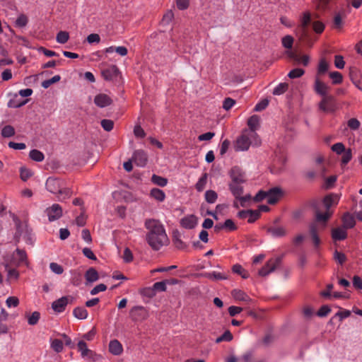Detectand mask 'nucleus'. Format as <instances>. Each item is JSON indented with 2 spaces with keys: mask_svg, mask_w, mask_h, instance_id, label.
I'll list each match as a JSON object with an SVG mask.
<instances>
[{
  "mask_svg": "<svg viewBox=\"0 0 362 362\" xmlns=\"http://www.w3.org/2000/svg\"><path fill=\"white\" fill-rule=\"evenodd\" d=\"M260 144L261 140L255 132L245 129L237 138L234 148L236 151H246L249 149L250 145L258 146Z\"/></svg>",
  "mask_w": 362,
  "mask_h": 362,
  "instance_id": "obj_1",
  "label": "nucleus"
},
{
  "mask_svg": "<svg viewBox=\"0 0 362 362\" xmlns=\"http://www.w3.org/2000/svg\"><path fill=\"white\" fill-rule=\"evenodd\" d=\"M45 186L49 192L59 194L58 198L59 200L69 197L71 194L70 190L65 188L63 182L57 178L49 177L46 181Z\"/></svg>",
  "mask_w": 362,
  "mask_h": 362,
  "instance_id": "obj_2",
  "label": "nucleus"
},
{
  "mask_svg": "<svg viewBox=\"0 0 362 362\" xmlns=\"http://www.w3.org/2000/svg\"><path fill=\"white\" fill-rule=\"evenodd\" d=\"M146 240L153 250H159L162 247L169 243L166 233L146 235Z\"/></svg>",
  "mask_w": 362,
  "mask_h": 362,
  "instance_id": "obj_3",
  "label": "nucleus"
},
{
  "mask_svg": "<svg viewBox=\"0 0 362 362\" xmlns=\"http://www.w3.org/2000/svg\"><path fill=\"white\" fill-rule=\"evenodd\" d=\"M329 86L321 81L317 77L315 78L314 83V90L315 93L322 97L321 105L328 103L332 100V95H329Z\"/></svg>",
  "mask_w": 362,
  "mask_h": 362,
  "instance_id": "obj_4",
  "label": "nucleus"
},
{
  "mask_svg": "<svg viewBox=\"0 0 362 362\" xmlns=\"http://www.w3.org/2000/svg\"><path fill=\"white\" fill-rule=\"evenodd\" d=\"M77 349L81 354V357L84 360L96 361L100 358V356L94 351L88 349L86 342L83 340H79L77 343Z\"/></svg>",
  "mask_w": 362,
  "mask_h": 362,
  "instance_id": "obj_5",
  "label": "nucleus"
},
{
  "mask_svg": "<svg viewBox=\"0 0 362 362\" xmlns=\"http://www.w3.org/2000/svg\"><path fill=\"white\" fill-rule=\"evenodd\" d=\"M20 238H23L27 244L33 245L34 243V237L32 234V230L26 226H18L15 234V239L16 243L19 242Z\"/></svg>",
  "mask_w": 362,
  "mask_h": 362,
  "instance_id": "obj_6",
  "label": "nucleus"
},
{
  "mask_svg": "<svg viewBox=\"0 0 362 362\" xmlns=\"http://www.w3.org/2000/svg\"><path fill=\"white\" fill-rule=\"evenodd\" d=\"M145 228L148 230L146 235L166 233L163 223L156 219H146L144 223Z\"/></svg>",
  "mask_w": 362,
  "mask_h": 362,
  "instance_id": "obj_7",
  "label": "nucleus"
},
{
  "mask_svg": "<svg viewBox=\"0 0 362 362\" xmlns=\"http://www.w3.org/2000/svg\"><path fill=\"white\" fill-rule=\"evenodd\" d=\"M281 262V257H276L275 259H270L267 261V264L259 271L258 274L260 276H267L272 272H273L277 266L280 264Z\"/></svg>",
  "mask_w": 362,
  "mask_h": 362,
  "instance_id": "obj_8",
  "label": "nucleus"
},
{
  "mask_svg": "<svg viewBox=\"0 0 362 362\" xmlns=\"http://www.w3.org/2000/svg\"><path fill=\"white\" fill-rule=\"evenodd\" d=\"M45 213L47 216L49 221L53 222L62 217L63 211L59 204H53L45 209Z\"/></svg>",
  "mask_w": 362,
  "mask_h": 362,
  "instance_id": "obj_9",
  "label": "nucleus"
},
{
  "mask_svg": "<svg viewBox=\"0 0 362 362\" xmlns=\"http://www.w3.org/2000/svg\"><path fill=\"white\" fill-rule=\"evenodd\" d=\"M130 315L134 321H144L148 318V313L143 306H135L131 310Z\"/></svg>",
  "mask_w": 362,
  "mask_h": 362,
  "instance_id": "obj_10",
  "label": "nucleus"
},
{
  "mask_svg": "<svg viewBox=\"0 0 362 362\" xmlns=\"http://www.w3.org/2000/svg\"><path fill=\"white\" fill-rule=\"evenodd\" d=\"M283 192L279 187H273L267 190V202L269 204H274L278 202V200L282 196Z\"/></svg>",
  "mask_w": 362,
  "mask_h": 362,
  "instance_id": "obj_11",
  "label": "nucleus"
},
{
  "mask_svg": "<svg viewBox=\"0 0 362 362\" xmlns=\"http://www.w3.org/2000/svg\"><path fill=\"white\" fill-rule=\"evenodd\" d=\"M70 297L69 296H63L56 300H54L52 303V308L54 312L60 313L64 311L66 305L69 303Z\"/></svg>",
  "mask_w": 362,
  "mask_h": 362,
  "instance_id": "obj_12",
  "label": "nucleus"
},
{
  "mask_svg": "<svg viewBox=\"0 0 362 362\" xmlns=\"http://www.w3.org/2000/svg\"><path fill=\"white\" fill-rule=\"evenodd\" d=\"M132 160L139 167H144L147 163V155L143 150H136L134 152Z\"/></svg>",
  "mask_w": 362,
  "mask_h": 362,
  "instance_id": "obj_13",
  "label": "nucleus"
},
{
  "mask_svg": "<svg viewBox=\"0 0 362 362\" xmlns=\"http://www.w3.org/2000/svg\"><path fill=\"white\" fill-rule=\"evenodd\" d=\"M332 211H327L325 213H322L320 211L317 210L315 211V222L316 225L317 226V223H320V226H319L320 228L323 229L326 227V222L329 218V217L332 216Z\"/></svg>",
  "mask_w": 362,
  "mask_h": 362,
  "instance_id": "obj_14",
  "label": "nucleus"
},
{
  "mask_svg": "<svg viewBox=\"0 0 362 362\" xmlns=\"http://www.w3.org/2000/svg\"><path fill=\"white\" fill-rule=\"evenodd\" d=\"M300 29L302 33V35L305 37L307 35L308 27L311 22L310 13L309 11L304 12L300 19Z\"/></svg>",
  "mask_w": 362,
  "mask_h": 362,
  "instance_id": "obj_15",
  "label": "nucleus"
},
{
  "mask_svg": "<svg viewBox=\"0 0 362 362\" xmlns=\"http://www.w3.org/2000/svg\"><path fill=\"white\" fill-rule=\"evenodd\" d=\"M112 102V99L107 95L104 93H100L95 95L94 98L95 104L100 108L110 105Z\"/></svg>",
  "mask_w": 362,
  "mask_h": 362,
  "instance_id": "obj_16",
  "label": "nucleus"
},
{
  "mask_svg": "<svg viewBox=\"0 0 362 362\" xmlns=\"http://www.w3.org/2000/svg\"><path fill=\"white\" fill-rule=\"evenodd\" d=\"M231 178L230 182L244 183L245 181V175L240 169L238 167H233L230 172Z\"/></svg>",
  "mask_w": 362,
  "mask_h": 362,
  "instance_id": "obj_17",
  "label": "nucleus"
},
{
  "mask_svg": "<svg viewBox=\"0 0 362 362\" xmlns=\"http://www.w3.org/2000/svg\"><path fill=\"white\" fill-rule=\"evenodd\" d=\"M180 224L186 229H192L197 224V217L194 215L185 216L180 220Z\"/></svg>",
  "mask_w": 362,
  "mask_h": 362,
  "instance_id": "obj_18",
  "label": "nucleus"
},
{
  "mask_svg": "<svg viewBox=\"0 0 362 362\" xmlns=\"http://www.w3.org/2000/svg\"><path fill=\"white\" fill-rule=\"evenodd\" d=\"M28 100H22L17 94H13V97L8 100L7 106L10 108H19L25 105Z\"/></svg>",
  "mask_w": 362,
  "mask_h": 362,
  "instance_id": "obj_19",
  "label": "nucleus"
},
{
  "mask_svg": "<svg viewBox=\"0 0 362 362\" xmlns=\"http://www.w3.org/2000/svg\"><path fill=\"white\" fill-rule=\"evenodd\" d=\"M267 233L273 238H278L285 236L287 233V230L286 228L283 226H272L267 229Z\"/></svg>",
  "mask_w": 362,
  "mask_h": 362,
  "instance_id": "obj_20",
  "label": "nucleus"
},
{
  "mask_svg": "<svg viewBox=\"0 0 362 362\" xmlns=\"http://www.w3.org/2000/svg\"><path fill=\"white\" fill-rule=\"evenodd\" d=\"M339 197L337 194H330L326 196L323 199V204L327 211H330L332 206L337 205L339 202Z\"/></svg>",
  "mask_w": 362,
  "mask_h": 362,
  "instance_id": "obj_21",
  "label": "nucleus"
},
{
  "mask_svg": "<svg viewBox=\"0 0 362 362\" xmlns=\"http://www.w3.org/2000/svg\"><path fill=\"white\" fill-rule=\"evenodd\" d=\"M13 257L17 265L27 263V254L23 250L17 248L13 254Z\"/></svg>",
  "mask_w": 362,
  "mask_h": 362,
  "instance_id": "obj_22",
  "label": "nucleus"
},
{
  "mask_svg": "<svg viewBox=\"0 0 362 362\" xmlns=\"http://www.w3.org/2000/svg\"><path fill=\"white\" fill-rule=\"evenodd\" d=\"M109 351L112 354L119 356L122 353L123 347L118 340L114 339L110 341Z\"/></svg>",
  "mask_w": 362,
  "mask_h": 362,
  "instance_id": "obj_23",
  "label": "nucleus"
},
{
  "mask_svg": "<svg viewBox=\"0 0 362 362\" xmlns=\"http://www.w3.org/2000/svg\"><path fill=\"white\" fill-rule=\"evenodd\" d=\"M231 295L233 298L236 300L243 301L248 303L252 302V299L249 297V296L241 290L234 289L232 291Z\"/></svg>",
  "mask_w": 362,
  "mask_h": 362,
  "instance_id": "obj_24",
  "label": "nucleus"
},
{
  "mask_svg": "<svg viewBox=\"0 0 362 362\" xmlns=\"http://www.w3.org/2000/svg\"><path fill=\"white\" fill-rule=\"evenodd\" d=\"M347 237V233L345 230V228H334L332 231V238L334 240H343L346 239Z\"/></svg>",
  "mask_w": 362,
  "mask_h": 362,
  "instance_id": "obj_25",
  "label": "nucleus"
},
{
  "mask_svg": "<svg viewBox=\"0 0 362 362\" xmlns=\"http://www.w3.org/2000/svg\"><path fill=\"white\" fill-rule=\"evenodd\" d=\"M243 183H236V182H230L229 189L233 194V195L237 198L240 197V195L243 193Z\"/></svg>",
  "mask_w": 362,
  "mask_h": 362,
  "instance_id": "obj_26",
  "label": "nucleus"
},
{
  "mask_svg": "<svg viewBox=\"0 0 362 362\" xmlns=\"http://www.w3.org/2000/svg\"><path fill=\"white\" fill-rule=\"evenodd\" d=\"M318 229L319 228L317 226L316 223H313L309 226L310 233L315 247H318L320 243V238L317 235Z\"/></svg>",
  "mask_w": 362,
  "mask_h": 362,
  "instance_id": "obj_27",
  "label": "nucleus"
},
{
  "mask_svg": "<svg viewBox=\"0 0 362 362\" xmlns=\"http://www.w3.org/2000/svg\"><path fill=\"white\" fill-rule=\"evenodd\" d=\"M343 226L345 228H352L356 225L354 217L350 213H346L342 218Z\"/></svg>",
  "mask_w": 362,
  "mask_h": 362,
  "instance_id": "obj_28",
  "label": "nucleus"
},
{
  "mask_svg": "<svg viewBox=\"0 0 362 362\" xmlns=\"http://www.w3.org/2000/svg\"><path fill=\"white\" fill-rule=\"evenodd\" d=\"M85 278L88 283H93L98 280V272L93 267L89 268L85 274Z\"/></svg>",
  "mask_w": 362,
  "mask_h": 362,
  "instance_id": "obj_29",
  "label": "nucleus"
},
{
  "mask_svg": "<svg viewBox=\"0 0 362 362\" xmlns=\"http://www.w3.org/2000/svg\"><path fill=\"white\" fill-rule=\"evenodd\" d=\"M319 108L326 112H333L335 110V99L332 96V100L328 103L324 104V105H321V101L319 103Z\"/></svg>",
  "mask_w": 362,
  "mask_h": 362,
  "instance_id": "obj_30",
  "label": "nucleus"
},
{
  "mask_svg": "<svg viewBox=\"0 0 362 362\" xmlns=\"http://www.w3.org/2000/svg\"><path fill=\"white\" fill-rule=\"evenodd\" d=\"M150 195L151 197L160 202H163L165 199V192L158 188L152 189L151 190Z\"/></svg>",
  "mask_w": 362,
  "mask_h": 362,
  "instance_id": "obj_31",
  "label": "nucleus"
},
{
  "mask_svg": "<svg viewBox=\"0 0 362 362\" xmlns=\"http://www.w3.org/2000/svg\"><path fill=\"white\" fill-rule=\"evenodd\" d=\"M73 315L78 320H85L88 317V311L83 307H76L73 310Z\"/></svg>",
  "mask_w": 362,
  "mask_h": 362,
  "instance_id": "obj_32",
  "label": "nucleus"
},
{
  "mask_svg": "<svg viewBox=\"0 0 362 362\" xmlns=\"http://www.w3.org/2000/svg\"><path fill=\"white\" fill-rule=\"evenodd\" d=\"M204 276L211 280H226L228 279L226 274L215 271L206 273Z\"/></svg>",
  "mask_w": 362,
  "mask_h": 362,
  "instance_id": "obj_33",
  "label": "nucleus"
},
{
  "mask_svg": "<svg viewBox=\"0 0 362 362\" xmlns=\"http://www.w3.org/2000/svg\"><path fill=\"white\" fill-rule=\"evenodd\" d=\"M50 347L56 352V353H60L64 349V344L62 341L57 339H50Z\"/></svg>",
  "mask_w": 362,
  "mask_h": 362,
  "instance_id": "obj_34",
  "label": "nucleus"
},
{
  "mask_svg": "<svg viewBox=\"0 0 362 362\" xmlns=\"http://www.w3.org/2000/svg\"><path fill=\"white\" fill-rule=\"evenodd\" d=\"M232 271L241 276L243 279H248L250 275L247 271H246L240 264H236L233 266Z\"/></svg>",
  "mask_w": 362,
  "mask_h": 362,
  "instance_id": "obj_35",
  "label": "nucleus"
},
{
  "mask_svg": "<svg viewBox=\"0 0 362 362\" xmlns=\"http://www.w3.org/2000/svg\"><path fill=\"white\" fill-rule=\"evenodd\" d=\"M259 118L257 115H254L251 116L247 121V125L250 128V129H247L248 131H254L255 132L256 129L259 126Z\"/></svg>",
  "mask_w": 362,
  "mask_h": 362,
  "instance_id": "obj_36",
  "label": "nucleus"
},
{
  "mask_svg": "<svg viewBox=\"0 0 362 362\" xmlns=\"http://www.w3.org/2000/svg\"><path fill=\"white\" fill-rule=\"evenodd\" d=\"M205 200L209 204H214L218 199L217 193L211 189L207 190L204 194Z\"/></svg>",
  "mask_w": 362,
  "mask_h": 362,
  "instance_id": "obj_37",
  "label": "nucleus"
},
{
  "mask_svg": "<svg viewBox=\"0 0 362 362\" xmlns=\"http://www.w3.org/2000/svg\"><path fill=\"white\" fill-rule=\"evenodd\" d=\"M29 156L33 160L37 162L42 161L45 158L44 154L40 151L37 149H33L30 151Z\"/></svg>",
  "mask_w": 362,
  "mask_h": 362,
  "instance_id": "obj_38",
  "label": "nucleus"
},
{
  "mask_svg": "<svg viewBox=\"0 0 362 362\" xmlns=\"http://www.w3.org/2000/svg\"><path fill=\"white\" fill-rule=\"evenodd\" d=\"M151 181L153 184L160 187H165L168 184V180L166 178L155 174L152 175Z\"/></svg>",
  "mask_w": 362,
  "mask_h": 362,
  "instance_id": "obj_39",
  "label": "nucleus"
},
{
  "mask_svg": "<svg viewBox=\"0 0 362 362\" xmlns=\"http://www.w3.org/2000/svg\"><path fill=\"white\" fill-rule=\"evenodd\" d=\"M207 182V174L204 173L202 176L198 180L195 185V188L198 192H202L206 187Z\"/></svg>",
  "mask_w": 362,
  "mask_h": 362,
  "instance_id": "obj_40",
  "label": "nucleus"
},
{
  "mask_svg": "<svg viewBox=\"0 0 362 362\" xmlns=\"http://www.w3.org/2000/svg\"><path fill=\"white\" fill-rule=\"evenodd\" d=\"M69 39V33L66 31H59L56 36V40L58 43L64 44Z\"/></svg>",
  "mask_w": 362,
  "mask_h": 362,
  "instance_id": "obj_41",
  "label": "nucleus"
},
{
  "mask_svg": "<svg viewBox=\"0 0 362 362\" xmlns=\"http://www.w3.org/2000/svg\"><path fill=\"white\" fill-rule=\"evenodd\" d=\"M15 134V129L11 125H6L1 129V136L4 138H9Z\"/></svg>",
  "mask_w": 362,
  "mask_h": 362,
  "instance_id": "obj_42",
  "label": "nucleus"
},
{
  "mask_svg": "<svg viewBox=\"0 0 362 362\" xmlns=\"http://www.w3.org/2000/svg\"><path fill=\"white\" fill-rule=\"evenodd\" d=\"M288 84L286 83H280L273 90V94L275 95H280L285 93L288 89Z\"/></svg>",
  "mask_w": 362,
  "mask_h": 362,
  "instance_id": "obj_43",
  "label": "nucleus"
},
{
  "mask_svg": "<svg viewBox=\"0 0 362 362\" xmlns=\"http://www.w3.org/2000/svg\"><path fill=\"white\" fill-rule=\"evenodd\" d=\"M33 175L32 170L25 167H21L20 169L21 178L23 181L28 180Z\"/></svg>",
  "mask_w": 362,
  "mask_h": 362,
  "instance_id": "obj_44",
  "label": "nucleus"
},
{
  "mask_svg": "<svg viewBox=\"0 0 362 362\" xmlns=\"http://www.w3.org/2000/svg\"><path fill=\"white\" fill-rule=\"evenodd\" d=\"M40 318V313L37 311H35L28 317V323L30 325H35L38 323Z\"/></svg>",
  "mask_w": 362,
  "mask_h": 362,
  "instance_id": "obj_45",
  "label": "nucleus"
},
{
  "mask_svg": "<svg viewBox=\"0 0 362 362\" xmlns=\"http://www.w3.org/2000/svg\"><path fill=\"white\" fill-rule=\"evenodd\" d=\"M28 19L27 16L24 14H21L18 16L15 24L18 28H24L28 24Z\"/></svg>",
  "mask_w": 362,
  "mask_h": 362,
  "instance_id": "obj_46",
  "label": "nucleus"
},
{
  "mask_svg": "<svg viewBox=\"0 0 362 362\" xmlns=\"http://www.w3.org/2000/svg\"><path fill=\"white\" fill-rule=\"evenodd\" d=\"M61 79V76L59 75H55L53 77H52L51 78L49 79H47V80H45L44 81H42V86L44 88H49L52 84L54 83H57L58 81H59Z\"/></svg>",
  "mask_w": 362,
  "mask_h": 362,
  "instance_id": "obj_47",
  "label": "nucleus"
},
{
  "mask_svg": "<svg viewBox=\"0 0 362 362\" xmlns=\"http://www.w3.org/2000/svg\"><path fill=\"white\" fill-rule=\"evenodd\" d=\"M329 77L332 78L333 84H339L343 80L342 75L338 71L330 72Z\"/></svg>",
  "mask_w": 362,
  "mask_h": 362,
  "instance_id": "obj_48",
  "label": "nucleus"
},
{
  "mask_svg": "<svg viewBox=\"0 0 362 362\" xmlns=\"http://www.w3.org/2000/svg\"><path fill=\"white\" fill-rule=\"evenodd\" d=\"M352 158V151L351 148L346 149L341 157V165H346Z\"/></svg>",
  "mask_w": 362,
  "mask_h": 362,
  "instance_id": "obj_49",
  "label": "nucleus"
},
{
  "mask_svg": "<svg viewBox=\"0 0 362 362\" xmlns=\"http://www.w3.org/2000/svg\"><path fill=\"white\" fill-rule=\"evenodd\" d=\"M174 18V13L172 10H168L163 15L162 18V23L164 25H168Z\"/></svg>",
  "mask_w": 362,
  "mask_h": 362,
  "instance_id": "obj_50",
  "label": "nucleus"
},
{
  "mask_svg": "<svg viewBox=\"0 0 362 362\" xmlns=\"http://www.w3.org/2000/svg\"><path fill=\"white\" fill-rule=\"evenodd\" d=\"M304 73H305V71L303 69L297 68V69H294L291 70L288 74V76L290 78H300V76H302L304 74Z\"/></svg>",
  "mask_w": 362,
  "mask_h": 362,
  "instance_id": "obj_51",
  "label": "nucleus"
},
{
  "mask_svg": "<svg viewBox=\"0 0 362 362\" xmlns=\"http://www.w3.org/2000/svg\"><path fill=\"white\" fill-rule=\"evenodd\" d=\"M233 339V335L230 331L226 330L224 333L216 339V343H220L223 341H230Z\"/></svg>",
  "mask_w": 362,
  "mask_h": 362,
  "instance_id": "obj_52",
  "label": "nucleus"
},
{
  "mask_svg": "<svg viewBox=\"0 0 362 362\" xmlns=\"http://www.w3.org/2000/svg\"><path fill=\"white\" fill-rule=\"evenodd\" d=\"M331 149L338 155L342 154L346 150L344 145L341 142L332 145Z\"/></svg>",
  "mask_w": 362,
  "mask_h": 362,
  "instance_id": "obj_53",
  "label": "nucleus"
},
{
  "mask_svg": "<svg viewBox=\"0 0 362 362\" xmlns=\"http://www.w3.org/2000/svg\"><path fill=\"white\" fill-rule=\"evenodd\" d=\"M102 127L107 132H110L114 127V122L111 119H104L100 122Z\"/></svg>",
  "mask_w": 362,
  "mask_h": 362,
  "instance_id": "obj_54",
  "label": "nucleus"
},
{
  "mask_svg": "<svg viewBox=\"0 0 362 362\" xmlns=\"http://www.w3.org/2000/svg\"><path fill=\"white\" fill-rule=\"evenodd\" d=\"M49 268L51 271L56 274H61L64 272L63 267L60 264L55 262L50 263Z\"/></svg>",
  "mask_w": 362,
  "mask_h": 362,
  "instance_id": "obj_55",
  "label": "nucleus"
},
{
  "mask_svg": "<svg viewBox=\"0 0 362 362\" xmlns=\"http://www.w3.org/2000/svg\"><path fill=\"white\" fill-rule=\"evenodd\" d=\"M259 215H260V212L257 210H249V214H248V216H247L248 222L249 223L255 222L259 217Z\"/></svg>",
  "mask_w": 362,
  "mask_h": 362,
  "instance_id": "obj_56",
  "label": "nucleus"
},
{
  "mask_svg": "<svg viewBox=\"0 0 362 362\" xmlns=\"http://www.w3.org/2000/svg\"><path fill=\"white\" fill-rule=\"evenodd\" d=\"M235 104V100L230 98H226L223 102V108L225 110H230L233 105Z\"/></svg>",
  "mask_w": 362,
  "mask_h": 362,
  "instance_id": "obj_57",
  "label": "nucleus"
},
{
  "mask_svg": "<svg viewBox=\"0 0 362 362\" xmlns=\"http://www.w3.org/2000/svg\"><path fill=\"white\" fill-rule=\"evenodd\" d=\"M293 43V38L291 35H286L282 38V45L287 49H291Z\"/></svg>",
  "mask_w": 362,
  "mask_h": 362,
  "instance_id": "obj_58",
  "label": "nucleus"
},
{
  "mask_svg": "<svg viewBox=\"0 0 362 362\" xmlns=\"http://www.w3.org/2000/svg\"><path fill=\"white\" fill-rule=\"evenodd\" d=\"M107 286L104 284H100L95 286L93 289L90 290V293L92 296H95L98 294L99 292H103L106 291Z\"/></svg>",
  "mask_w": 362,
  "mask_h": 362,
  "instance_id": "obj_59",
  "label": "nucleus"
},
{
  "mask_svg": "<svg viewBox=\"0 0 362 362\" xmlns=\"http://www.w3.org/2000/svg\"><path fill=\"white\" fill-rule=\"evenodd\" d=\"M334 259L340 264H342L345 262L346 257V255L336 250L334 253Z\"/></svg>",
  "mask_w": 362,
  "mask_h": 362,
  "instance_id": "obj_60",
  "label": "nucleus"
},
{
  "mask_svg": "<svg viewBox=\"0 0 362 362\" xmlns=\"http://www.w3.org/2000/svg\"><path fill=\"white\" fill-rule=\"evenodd\" d=\"M6 303L8 308H16L18 306L19 300L16 297L10 296L6 299Z\"/></svg>",
  "mask_w": 362,
  "mask_h": 362,
  "instance_id": "obj_61",
  "label": "nucleus"
},
{
  "mask_svg": "<svg viewBox=\"0 0 362 362\" xmlns=\"http://www.w3.org/2000/svg\"><path fill=\"white\" fill-rule=\"evenodd\" d=\"M329 64L325 59H321L320 61L317 71L318 74H324L328 70Z\"/></svg>",
  "mask_w": 362,
  "mask_h": 362,
  "instance_id": "obj_62",
  "label": "nucleus"
},
{
  "mask_svg": "<svg viewBox=\"0 0 362 362\" xmlns=\"http://www.w3.org/2000/svg\"><path fill=\"white\" fill-rule=\"evenodd\" d=\"M345 62L344 58L341 55H336L334 58V66L339 69H341L344 67Z\"/></svg>",
  "mask_w": 362,
  "mask_h": 362,
  "instance_id": "obj_63",
  "label": "nucleus"
},
{
  "mask_svg": "<svg viewBox=\"0 0 362 362\" xmlns=\"http://www.w3.org/2000/svg\"><path fill=\"white\" fill-rule=\"evenodd\" d=\"M269 105V100L264 99L255 106V111L259 112L264 110Z\"/></svg>",
  "mask_w": 362,
  "mask_h": 362,
  "instance_id": "obj_64",
  "label": "nucleus"
}]
</instances>
